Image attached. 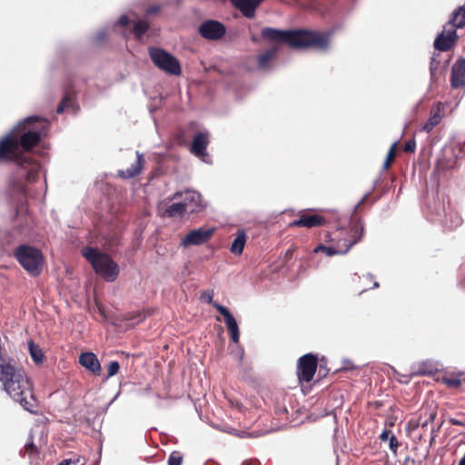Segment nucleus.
Returning <instances> with one entry per match:
<instances>
[{
	"label": "nucleus",
	"mask_w": 465,
	"mask_h": 465,
	"mask_svg": "<svg viewBox=\"0 0 465 465\" xmlns=\"http://www.w3.org/2000/svg\"><path fill=\"white\" fill-rule=\"evenodd\" d=\"M46 121L38 116H29L21 121L0 140V161L15 163L9 178V189L23 196L27 194V185L39 175L41 165L26 152L41 140V131Z\"/></svg>",
	"instance_id": "f257e3e1"
},
{
	"label": "nucleus",
	"mask_w": 465,
	"mask_h": 465,
	"mask_svg": "<svg viewBox=\"0 0 465 465\" xmlns=\"http://www.w3.org/2000/svg\"><path fill=\"white\" fill-rule=\"evenodd\" d=\"M262 37L278 45L286 44L294 49H304L312 47L318 51H327L330 45V33H322L310 30H280L272 27H265L262 30Z\"/></svg>",
	"instance_id": "f03ea898"
},
{
	"label": "nucleus",
	"mask_w": 465,
	"mask_h": 465,
	"mask_svg": "<svg viewBox=\"0 0 465 465\" xmlns=\"http://www.w3.org/2000/svg\"><path fill=\"white\" fill-rule=\"evenodd\" d=\"M82 254L106 282H114L119 275L118 264L108 254L92 247L83 249Z\"/></svg>",
	"instance_id": "7ed1b4c3"
},
{
	"label": "nucleus",
	"mask_w": 465,
	"mask_h": 465,
	"mask_svg": "<svg viewBox=\"0 0 465 465\" xmlns=\"http://www.w3.org/2000/svg\"><path fill=\"white\" fill-rule=\"evenodd\" d=\"M21 266L33 276L40 274L43 265V254L37 248L20 245L14 252Z\"/></svg>",
	"instance_id": "20e7f679"
},
{
	"label": "nucleus",
	"mask_w": 465,
	"mask_h": 465,
	"mask_svg": "<svg viewBox=\"0 0 465 465\" xmlns=\"http://www.w3.org/2000/svg\"><path fill=\"white\" fill-rule=\"evenodd\" d=\"M149 55L153 63L162 71L173 75L181 74L182 70L179 61L165 50L150 47Z\"/></svg>",
	"instance_id": "39448f33"
},
{
	"label": "nucleus",
	"mask_w": 465,
	"mask_h": 465,
	"mask_svg": "<svg viewBox=\"0 0 465 465\" xmlns=\"http://www.w3.org/2000/svg\"><path fill=\"white\" fill-rule=\"evenodd\" d=\"M215 231L214 227H199L186 234L181 241V246L187 248L206 243L213 236Z\"/></svg>",
	"instance_id": "423d86ee"
},
{
	"label": "nucleus",
	"mask_w": 465,
	"mask_h": 465,
	"mask_svg": "<svg viewBox=\"0 0 465 465\" xmlns=\"http://www.w3.org/2000/svg\"><path fill=\"white\" fill-rule=\"evenodd\" d=\"M198 32L206 40L217 41L225 35L226 27L223 23L210 19L200 25Z\"/></svg>",
	"instance_id": "0eeeda50"
},
{
	"label": "nucleus",
	"mask_w": 465,
	"mask_h": 465,
	"mask_svg": "<svg viewBox=\"0 0 465 465\" xmlns=\"http://www.w3.org/2000/svg\"><path fill=\"white\" fill-rule=\"evenodd\" d=\"M183 198V204L186 211L195 213L203 210L205 203L202 199L200 193L193 190H186L184 192H176L172 196V200Z\"/></svg>",
	"instance_id": "6e6552de"
},
{
	"label": "nucleus",
	"mask_w": 465,
	"mask_h": 465,
	"mask_svg": "<svg viewBox=\"0 0 465 465\" xmlns=\"http://www.w3.org/2000/svg\"><path fill=\"white\" fill-rule=\"evenodd\" d=\"M317 370V358L312 353L302 356L298 361L297 375L300 381L310 382Z\"/></svg>",
	"instance_id": "1a4fd4ad"
},
{
	"label": "nucleus",
	"mask_w": 465,
	"mask_h": 465,
	"mask_svg": "<svg viewBox=\"0 0 465 465\" xmlns=\"http://www.w3.org/2000/svg\"><path fill=\"white\" fill-rule=\"evenodd\" d=\"M458 39L456 30L451 25H444L443 30L434 40L436 50L446 52L450 50Z\"/></svg>",
	"instance_id": "9d476101"
},
{
	"label": "nucleus",
	"mask_w": 465,
	"mask_h": 465,
	"mask_svg": "<svg viewBox=\"0 0 465 465\" xmlns=\"http://www.w3.org/2000/svg\"><path fill=\"white\" fill-rule=\"evenodd\" d=\"M213 307L223 316L226 327L234 343L239 342L240 331L237 322L231 312L223 305L213 303Z\"/></svg>",
	"instance_id": "9b49d317"
},
{
	"label": "nucleus",
	"mask_w": 465,
	"mask_h": 465,
	"mask_svg": "<svg viewBox=\"0 0 465 465\" xmlns=\"http://www.w3.org/2000/svg\"><path fill=\"white\" fill-rule=\"evenodd\" d=\"M263 0H231L232 5L241 11L243 16L252 19L255 15L257 7Z\"/></svg>",
	"instance_id": "f8f14e48"
},
{
	"label": "nucleus",
	"mask_w": 465,
	"mask_h": 465,
	"mask_svg": "<svg viewBox=\"0 0 465 465\" xmlns=\"http://www.w3.org/2000/svg\"><path fill=\"white\" fill-rule=\"evenodd\" d=\"M450 84L453 88H460L465 85V59H460L453 64Z\"/></svg>",
	"instance_id": "ddd939ff"
},
{
	"label": "nucleus",
	"mask_w": 465,
	"mask_h": 465,
	"mask_svg": "<svg viewBox=\"0 0 465 465\" xmlns=\"http://www.w3.org/2000/svg\"><path fill=\"white\" fill-rule=\"evenodd\" d=\"M208 143V134L202 132L196 134L191 145V153L197 157L205 156Z\"/></svg>",
	"instance_id": "4468645a"
},
{
	"label": "nucleus",
	"mask_w": 465,
	"mask_h": 465,
	"mask_svg": "<svg viewBox=\"0 0 465 465\" xmlns=\"http://www.w3.org/2000/svg\"><path fill=\"white\" fill-rule=\"evenodd\" d=\"M143 155L139 152H136V160L134 163L131 164L129 168L126 170H119L118 176L124 179L134 178L138 175L143 169Z\"/></svg>",
	"instance_id": "2eb2a0df"
},
{
	"label": "nucleus",
	"mask_w": 465,
	"mask_h": 465,
	"mask_svg": "<svg viewBox=\"0 0 465 465\" xmlns=\"http://www.w3.org/2000/svg\"><path fill=\"white\" fill-rule=\"evenodd\" d=\"M80 364L85 369L89 370L94 373H99L101 371V364L93 352H83L79 356Z\"/></svg>",
	"instance_id": "dca6fc26"
},
{
	"label": "nucleus",
	"mask_w": 465,
	"mask_h": 465,
	"mask_svg": "<svg viewBox=\"0 0 465 465\" xmlns=\"http://www.w3.org/2000/svg\"><path fill=\"white\" fill-rule=\"evenodd\" d=\"M278 52V45H272L265 52L257 56L258 68L261 70H270L271 61L276 56Z\"/></svg>",
	"instance_id": "f3484780"
},
{
	"label": "nucleus",
	"mask_w": 465,
	"mask_h": 465,
	"mask_svg": "<svg viewBox=\"0 0 465 465\" xmlns=\"http://www.w3.org/2000/svg\"><path fill=\"white\" fill-rule=\"evenodd\" d=\"M324 219L317 214L309 216H301L299 219L291 223V226L312 228L323 223Z\"/></svg>",
	"instance_id": "a211bd4d"
},
{
	"label": "nucleus",
	"mask_w": 465,
	"mask_h": 465,
	"mask_svg": "<svg viewBox=\"0 0 465 465\" xmlns=\"http://www.w3.org/2000/svg\"><path fill=\"white\" fill-rule=\"evenodd\" d=\"M441 104H438L435 107L430 110V115L428 121L423 125V130L427 133L432 131V129L440 124L442 120Z\"/></svg>",
	"instance_id": "6ab92c4d"
},
{
	"label": "nucleus",
	"mask_w": 465,
	"mask_h": 465,
	"mask_svg": "<svg viewBox=\"0 0 465 465\" xmlns=\"http://www.w3.org/2000/svg\"><path fill=\"white\" fill-rule=\"evenodd\" d=\"M246 243V233L244 230H238L236 232V237L231 244L230 251L232 253L235 255H240L242 253L244 246Z\"/></svg>",
	"instance_id": "aec40b11"
},
{
	"label": "nucleus",
	"mask_w": 465,
	"mask_h": 465,
	"mask_svg": "<svg viewBox=\"0 0 465 465\" xmlns=\"http://www.w3.org/2000/svg\"><path fill=\"white\" fill-rule=\"evenodd\" d=\"M357 241H351L348 245L347 247L344 249V250H338L334 247H331V246H325L323 244H320L318 245L315 249H314V252H324L327 256H332V255H335V254H344L346 253L351 248L352 245H354L356 243Z\"/></svg>",
	"instance_id": "412c9836"
},
{
	"label": "nucleus",
	"mask_w": 465,
	"mask_h": 465,
	"mask_svg": "<svg viewBox=\"0 0 465 465\" xmlns=\"http://www.w3.org/2000/svg\"><path fill=\"white\" fill-rule=\"evenodd\" d=\"M445 25H451L456 31L458 28H462L465 25V12L460 8L454 11Z\"/></svg>",
	"instance_id": "4be33fe9"
},
{
	"label": "nucleus",
	"mask_w": 465,
	"mask_h": 465,
	"mask_svg": "<svg viewBox=\"0 0 465 465\" xmlns=\"http://www.w3.org/2000/svg\"><path fill=\"white\" fill-rule=\"evenodd\" d=\"M65 109H69L73 114H76L78 107L76 106L74 98L70 94H65L60 102L56 112L57 114L63 113Z\"/></svg>",
	"instance_id": "5701e85b"
},
{
	"label": "nucleus",
	"mask_w": 465,
	"mask_h": 465,
	"mask_svg": "<svg viewBox=\"0 0 465 465\" xmlns=\"http://www.w3.org/2000/svg\"><path fill=\"white\" fill-rule=\"evenodd\" d=\"M186 212V209L183 203H175L168 206L164 211V215L167 217H177L183 216Z\"/></svg>",
	"instance_id": "b1692460"
},
{
	"label": "nucleus",
	"mask_w": 465,
	"mask_h": 465,
	"mask_svg": "<svg viewBox=\"0 0 465 465\" xmlns=\"http://www.w3.org/2000/svg\"><path fill=\"white\" fill-rule=\"evenodd\" d=\"M28 349L33 361L36 364L42 363L44 360L42 349L32 341L28 342Z\"/></svg>",
	"instance_id": "393cba45"
},
{
	"label": "nucleus",
	"mask_w": 465,
	"mask_h": 465,
	"mask_svg": "<svg viewBox=\"0 0 465 465\" xmlns=\"http://www.w3.org/2000/svg\"><path fill=\"white\" fill-rule=\"evenodd\" d=\"M149 25L145 20H137L133 26L134 37L140 39L148 30Z\"/></svg>",
	"instance_id": "a878e982"
},
{
	"label": "nucleus",
	"mask_w": 465,
	"mask_h": 465,
	"mask_svg": "<svg viewBox=\"0 0 465 465\" xmlns=\"http://www.w3.org/2000/svg\"><path fill=\"white\" fill-rule=\"evenodd\" d=\"M462 223V218L456 213H450V221L446 222L449 229H454Z\"/></svg>",
	"instance_id": "bb28decb"
},
{
	"label": "nucleus",
	"mask_w": 465,
	"mask_h": 465,
	"mask_svg": "<svg viewBox=\"0 0 465 465\" xmlns=\"http://www.w3.org/2000/svg\"><path fill=\"white\" fill-rule=\"evenodd\" d=\"M396 146H397V142H394V143L391 144V148H390V150H389V152H388V153H387L386 160H385V162H384V163H383V169H387V168L390 166V164H391V161L394 159V157H395Z\"/></svg>",
	"instance_id": "cd10ccee"
},
{
	"label": "nucleus",
	"mask_w": 465,
	"mask_h": 465,
	"mask_svg": "<svg viewBox=\"0 0 465 465\" xmlns=\"http://www.w3.org/2000/svg\"><path fill=\"white\" fill-rule=\"evenodd\" d=\"M183 456L178 451H173L171 453L168 459V465H182Z\"/></svg>",
	"instance_id": "c85d7f7f"
},
{
	"label": "nucleus",
	"mask_w": 465,
	"mask_h": 465,
	"mask_svg": "<svg viewBox=\"0 0 465 465\" xmlns=\"http://www.w3.org/2000/svg\"><path fill=\"white\" fill-rule=\"evenodd\" d=\"M33 224V219L31 216H27L25 218V225H20V232L22 234H24L25 236H27L29 235V231H30V228Z\"/></svg>",
	"instance_id": "c756f323"
},
{
	"label": "nucleus",
	"mask_w": 465,
	"mask_h": 465,
	"mask_svg": "<svg viewBox=\"0 0 465 465\" xmlns=\"http://www.w3.org/2000/svg\"><path fill=\"white\" fill-rule=\"evenodd\" d=\"M119 369H120V364L118 363V361H111L108 365L107 378H111V377L114 376L119 371Z\"/></svg>",
	"instance_id": "7c9ffc66"
},
{
	"label": "nucleus",
	"mask_w": 465,
	"mask_h": 465,
	"mask_svg": "<svg viewBox=\"0 0 465 465\" xmlns=\"http://www.w3.org/2000/svg\"><path fill=\"white\" fill-rule=\"evenodd\" d=\"M108 35L107 29L103 28L100 29L94 35V41L97 44L102 43L104 40L106 39Z\"/></svg>",
	"instance_id": "2f4dec72"
},
{
	"label": "nucleus",
	"mask_w": 465,
	"mask_h": 465,
	"mask_svg": "<svg viewBox=\"0 0 465 465\" xmlns=\"http://www.w3.org/2000/svg\"><path fill=\"white\" fill-rule=\"evenodd\" d=\"M32 438H33V436L31 435L30 436V442L25 444V450H25V454L28 453L30 456L37 451V449L35 446Z\"/></svg>",
	"instance_id": "473e14b6"
},
{
	"label": "nucleus",
	"mask_w": 465,
	"mask_h": 465,
	"mask_svg": "<svg viewBox=\"0 0 465 465\" xmlns=\"http://www.w3.org/2000/svg\"><path fill=\"white\" fill-rule=\"evenodd\" d=\"M80 461H81V457L75 456L74 458L63 460L60 463H58V465H71V464L76 465V464H79Z\"/></svg>",
	"instance_id": "72a5a7b5"
},
{
	"label": "nucleus",
	"mask_w": 465,
	"mask_h": 465,
	"mask_svg": "<svg viewBox=\"0 0 465 465\" xmlns=\"http://www.w3.org/2000/svg\"><path fill=\"white\" fill-rule=\"evenodd\" d=\"M129 17L126 15H123L120 16L117 22L114 24V28H116L117 26L124 27L129 24Z\"/></svg>",
	"instance_id": "f704fd0d"
},
{
	"label": "nucleus",
	"mask_w": 465,
	"mask_h": 465,
	"mask_svg": "<svg viewBox=\"0 0 465 465\" xmlns=\"http://www.w3.org/2000/svg\"><path fill=\"white\" fill-rule=\"evenodd\" d=\"M415 148H416V143L413 139L407 141L403 146L404 152H407V153H414Z\"/></svg>",
	"instance_id": "c9c22d12"
},
{
	"label": "nucleus",
	"mask_w": 465,
	"mask_h": 465,
	"mask_svg": "<svg viewBox=\"0 0 465 465\" xmlns=\"http://www.w3.org/2000/svg\"><path fill=\"white\" fill-rule=\"evenodd\" d=\"M445 383L450 386V387H453V388H458L461 385V381L460 380L457 379V378H449V379H446L445 380Z\"/></svg>",
	"instance_id": "e433bc0d"
},
{
	"label": "nucleus",
	"mask_w": 465,
	"mask_h": 465,
	"mask_svg": "<svg viewBox=\"0 0 465 465\" xmlns=\"http://www.w3.org/2000/svg\"><path fill=\"white\" fill-rule=\"evenodd\" d=\"M202 300L205 301L206 302L212 304L213 306V291H209V292H205L202 294Z\"/></svg>",
	"instance_id": "4c0bfd02"
},
{
	"label": "nucleus",
	"mask_w": 465,
	"mask_h": 465,
	"mask_svg": "<svg viewBox=\"0 0 465 465\" xmlns=\"http://www.w3.org/2000/svg\"><path fill=\"white\" fill-rule=\"evenodd\" d=\"M439 64H440V62H437L436 57L433 56L431 58L430 66L431 79L434 78L435 71L437 70Z\"/></svg>",
	"instance_id": "58836bf2"
},
{
	"label": "nucleus",
	"mask_w": 465,
	"mask_h": 465,
	"mask_svg": "<svg viewBox=\"0 0 465 465\" xmlns=\"http://www.w3.org/2000/svg\"><path fill=\"white\" fill-rule=\"evenodd\" d=\"M399 446V442L397 438L394 435H391L390 438V448L391 450L396 451Z\"/></svg>",
	"instance_id": "ea45409f"
},
{
	"label": "nucleus",
	"mask_w": 465,
	"mask_h": 465,
	"mask_svg": "<svg viewBox=\"0 0 465 465\" xmlns=\"http://www.w3.org/2000/svg\"><path fill=\"white\" fill-rule=\"evenodd\" d=\"M449 421L452 425L465 426V422L463 420H458V419H455V418H450L449 420Z\"/></svg>",
	"instance_id": "a19ab883"
},
{
	"label": "nucleus",
	"mask_w": 465,
	"mask_h": 465,
	"mask_svg": "<svg viewBox=\"0 0 465 465\" xmlns=\"http://www.w3.org/2000/svg\"><path fill=\"white\" fill-rule=\"evenodd\" d=\"M369 195H370V193H367L363 195V197L361 199V201L356 204L354 211H356V209L364 203V201L369 197Z\"/></svg>",
	"instance_id": "79ce46f5"
},
{
	"label": "nucleus",
	"mask_w": 465,
	"mask_h": 465,
	"mask_svg": "<svg viewBox=\"0 0 465 465\" xmlns=\"http://www.w3.org/2000/svg\"><path fill=\"white\" fill-rule=\"evenodd\" d=\"M414 460H412L411 457H406L402 465H409L410 463L414 464Z\"/></svg>",
	"instance_id": "37998d69"
},
{
	"label": "nucleus",
	"mask_w": 465,
	"mask_h": 465,
	"mask_svg": "<svg viewBox=\"0 0 465 465\" xmlns=\"http://www.w3.org/2000/svg\"><path fill=\"white\" fill-rule=\"evenodd\" d=\"M158 10H159V7L152 6V7L147 9V13L148 14H154V13L158 12Z\"/></svg>",
	"instance_id": "c03bdc74"
},
{
	"label": "nucleus",
	"mask_w": 465,
	"mask_h": 465,
	"mask_svg": "<svg viewBox=\"0 0 465 465\" xmlns=\"http://www.w3.org/2000/svg\"><path fill=\"white\" fill-rule=\"evenodd\" d=\"M389 436V431L388 430H384L381 434V439L382 440H385Z\"/></svg>",
	"instance_id": "a18cd8bd"
},
{
	"label": "nucleus",
	"mask_w": 465,
	"mask_h": 465,
	"mask_svg": "<svg viewBox=\"0 0 465 465\" xmlns=\"http://www.w3.org/2000/svg\"><path fill=\"white\" fill-rule=\"evenodd\" d=\"M435 430L433 429L432 431H431V437H430V444L433 443V441L435 440Z\"/></svg>",
	"instance_id": "49530a36"
},
{
	"label": "nucleus",
	"mask_w": 465,
	"mask_h": 465,
	"mask_svg": "<svg viewBox=\"0 0 465 465\" xmlns=\"http://www.w3.org/2000/svg\"><path fill=\"white\" fill-rule=\"evenodd\" d=\"M435 417H436V413H430L429 420L432 421L435 419Z\"/></svg>",
	"instance_id": "de8ad7c7"
},
{
	"label": "nucleus",
	"mask_w": 465,
	"mask_h": 465,
	"mask_svg": "<svg viewBox=\"0 0 465 465\" xmlns=\"http://www.w3.org/2000/svg\"><path fill=\"white\" fill-rule=\"evenodd\" d=\"M377 287H379V282L374 281L373 282V288H377Z\"/></svg>",
	"instance_id": "09e8293b"
},
{
	"label": "nucleus",
	"mask_w": 465,
	"mask_h": 465,
	"mask_svg": "<svg viewBox=\"0 0 465 465\" xmlns=\"http://www.w3.org/2000/svg\"><path fill=\"white\" fill-rule=\"evenodd\" d=\"M366 278H367V279H370V280H372L373 276H372L371 274H370V273H369V274H367V275H366Z\"/></svg>",
	"instance_id": "8fccbe9b"
},
{
	"label": "nucleus",
	"mask_w": 465,
	"mask_h": 465,
	"mask_svg": "<svg viewBox=\"0 0 465 465\" xmlns=\"http://www.w3.org/2000/svg\"><path fill=\"white\" fill-rule=\"evenodd\" d=\"M246 434H247L246 432L242 431V432H241V434H239V436H241V437H244Z\"/></svg>",
	"instance_id": "3c124183"
},
{
	"label": "nucleus",
	"mask_w": 465,
	"mask_h": 465,
	"mask_svg": "<svg viewBox=\"0 0 465 465\" xmlns=\"http://www.w3.org/2000/svg\"><path fill=\"white\" fill-rule=\"evenodd\" d=\"M248 435H249V436H254V437H257L259 434H258V433H255V434H254V433H252V434H251V433H249Z\"/></svg>",
	"instance_id": "603ef678"
},
{
	"label": "nucleus",
	"mask_w": 465,
	"mask_h": 465,
	"mask_svg": "<svg viewBox=\"0 0 465 465\" xmlns=\"http://www.w3.org/2000/svg\"><path fill=\"white\" fill-rule=\"evenodd\" d=\"M460 9H461L465 12V4L461 7H460Z\"/></svg>",
	"instance_id": "864d4df0"
},
{
	"label": "nucleus",
	"mask_w": 465,
	"mask_h": 465,
	"mask_svg": "<svg viewBox=\"0 0 465 465\" xmlns=\"http://www.w3.org/2000/svg\"><path fill=\"white\" fill-rule=\"evenodd\" d=\"M427 424H428V421L424 422V423L422 424V427L427 426Z\"/></svg>",
	"instance_id": "5fc2aeb1"
},
{
	"label": "nucleus",
	"mask_w": 465,
	"mask_h": 465,
	"mask_svg": "<svg viewBox=\"0 0 465 465\" xmlns=\"http://www.w3.org/2000/svg\"><path fill=\"white\" fill-rule=\"evenodd\" d=\"M242 465H245L244 463H242Z\"/></svg>",
	"instance_id": "6e6d98bb"
}]
</instances>
